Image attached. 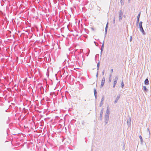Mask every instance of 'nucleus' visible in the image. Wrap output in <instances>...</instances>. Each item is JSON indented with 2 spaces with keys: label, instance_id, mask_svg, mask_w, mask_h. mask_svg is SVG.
I'll return each mask as SVG.
<instances>
[{
  "label": "nucleus",
  "instance_id": "obj_30",
  "mask_svg": "<svg viewBox=\"0 0 151 151\" xmlns=\"http://www.w3.org/2000/svg\"><path fill=\"white\" fill-rule=\"evenodd\" d=\"M97 70H99V67H97Z\"/></svg>",
  "mask_w": 151,
  "mask_h": 151
},
{
  "label": "nucleus",
  "instance_id": "obj_28",
  "mask_svg": "<svg viewBox=\"0 0 151 151\" xmlns=\"http://www.w3.org/2000/svg\"><path fill=\"white\" fill-rule=\"evenodd\" d=\"M115 86L116 85H115V84H113V87L114 88Z\"/></svg>",
  "mask_w": 151,
  "mask_h": 151
},
{
  "label": "nucleus",
  "instance_id": "obj_11",
  "mask_svg": "<svg viewBox=\"0 0 151 151\" xmlns=\"http://www.w3.org/2000/svg\"><path fill=\"white\" fill-rule=\"evenodd\" d=\"M94 94L95 98L96 99L97 97V91H96V89L95 88L94 89Z\"/></svg>",
  "mask_w": 151,
  "mask_h": 151
},
{
  "label": "nucleus",
  "instance_id": "obj_36",
  "mask_svg": "<svg viewBox=\"0 0 151 151\" xmlns=\"http://www.w3.org/2000/svg\"><path fill=\"white\" fill-rule=\"evenodd\" d=\"M130 0H129V1Z\"/></svg>",
  "mask_w": 151,
  "mask_h": 151
},
{
  "label": "nucleus",
  "instance_id": "obj_2",
  "mask_svg": "<svg viewBox=\"0 0 151 151\" xmlns=\"http://www.w3.org/2000/svg\"><path fill=\"white\" fill-rule=\"evenodd\" d=\"M109 114H106L105 116L104 120L105 124H106L108 123L109 119Z\"/></svg>",
  "mask_w": 151,
  "mask_h": 151
},
{
  "label": "nucleus",
  "instance_id": "obj_14",
  "mask_svg": "<svg viewBox=\"0 0 151 151\" xmlns=\"http://www.w3.org/2000/svg\"><path fill=\"white\" fill-rule=\"evenodd\" d=\"M104 41L103 42V43L102 44V45L101 46V51H103L104 49Z\"/></svg>",
  "mask_w": 151,
  "mask_h": 151
},
{
  "label": "nucleus",
  "instance_id": "obj_29",
  "mask_svg": "<svg viewBox=\"0 0 151 151\" xmlns=\"http://www.w3.org/2000/svg\"><path fill=\"white\" fill-rule=\"evenodd\" d=\"M103 51H101V55H102V52Z\"/></svg>",
  "mask_w": 151,
  "mask_h": 151
},
{
  "label": "nucleus",
  "instance_id": "obj_18",
  "mask_svg": "<svg viewBox=\"0 0 151 151\" xmlns=\"http://www.w3.org/2000/svg\"><path fill=\"white\" fill-rule=\"evenodd\" d=\"M109 113V107H108L106 113Z\"/></svg>",
  "mask_w": 151,
  "mask_h": 151
},
{
  "label": "nucleus",
  "instance_id": "obj_23",
  "mask_svg": "<svg viewBox=\"0 0 151 151\" xmlns=\"http://www.w3.org/2000/svg\"><path fill=\"white\" fill-rule=\"evenodd\" d=\"M104 71H105L104 70L102 72V75H104Z\"/></svg>",
  "mask_w": 151,
  "mask_h": 151
},
{
  "label": "nucleus",
  "instance_id": "obj_21",
  "mask_svg": "<svg viewBox=\"0 0 151 151\" xmlns=\"http://www.w3.org/2000/svg\"><path fill=\"white\" fill-rule=\"evenodd\" d=\"M147 132H149V135H150V131L149 130V129L148 128H147Z\"/></svg>",
  "mask_w": 151,
  "mask_h": 151
},
{
  "label": "nucleus",
  "instance_id": "obj_31",
  "mask_svg": "<svg viewBox=\"0 0 151 151\" xmlns=\"http://www.w3.org/2000/svg\"><path fill=\"white\" fill-rule=\"evenodd\" d=\"M98 72H97V74H96V77H98Z\"/></svg>",
  "mask_w": 151,
  "mask_h": 151
},
{
  "label": "nucleus",
  "instance_id": "obj_1",
  "mask_svg": "<svg viewBox=\"0 0 151 151\" xmlns=\"http://www.w3.org/2000/svg\"><path fill=\"white\" fill-rule=\"evenodd\" d=\"M142 21H141L139 23V27L140 30L142 33L143 35H145L146 34V33L143 29L142 26Z\"/></svg>",
  "mask_w": 151,
  "mask_h": 151
},
{
  "label": "nucleus",
  "instance_id": "obj_19",
  "mask_svg": "<svg viewBox=\"0 0 151 151\" xmlns=\"http://www.w3.org/2000/svg\"><path fill=\"white\" fill-rule=\"evenodd\" d=\"M121 86L122 88H123L124 86V84L123 81L121 83Z\"/></svg>",
  "mask_w": 151,
  "mask_h": 151
},
{
  "label": "nucleus",
  "instance_id": "obj_6",
  "mask_svg": "<svg viewBox=\"0 0 151 151\" xmlns=\"http://www.w3.org/2000/svg\"><path fill=\"white\" fill-rule=\"evenodd\" d=\"M140 14H141V13L139 12V14H138V15L137 16V22H136V24H137H137H138V23H139V18L140 17Z\"/></svg>",
  "mask_w": 151,
  "mask_h": 151
},
{
  "label": "nucleus",
  "instance_id": "obj_35",
  "mask_svg": "<svg viewBox=\"0 0 151 151\" xmlns=\"http://www.w3.org/2000/svg\"><path fill=\"white\" fill-rule=\"evenodd\" d=\"M86 101V99H85V100H84V101Z\"/></svg>",
  "mask_w": 151,
  "mask_h": 151
},
{
  "label": "nucleus",
  "instance_id": "obj_17",
  "mask_svg": "<svg viewBox=\"0 0 151 151\" xmlns=\"http://www.w3.org/2000/svg\"><path fill=\"white\" fill-rule=\"evenodd\" d=\"M99 119L100 120H101L102 119V114H100L99 116Z\"/></svg>",
  "mask_w": 151,
  "mask_h": 151
},
{
  "label": "nucleus",
  "instance_id": "obj_15",
  "mask_svg": "<svg viewBox=\"0 0 151 151\" xmlns=\"http://www.w3.org/2000/svg\"><path fill=\"white\" fill-rule=\"evenodd\" d=\"M111 74L109 75V82H111Z\"/></svg>",
  "mask_w": 151,
  "mask_h": 151
},
{
  "label": "nucleus",
  "instance_id": "obj_12",
  "mask_svg": "<svg viewBox=\"0 0 151 151\" xmlns=\"http://www.w3.org/2000/svg\"><path fill=\"white\" fill-rule=\"evenodd\" d=\"M145 84L146 85H148L149 84V80L148 78H146L145 81Z\"/></svg>",
  "mask_w": 151,
  "mask_h": 151
},
{
  "label": "nucleus",
  "instance_id": "obj_10",
  "mask_svg": "<svg viewBox=\"0 0 151 151\" xmlns=\"http://www.w3.org/2000/svg\"><path fill=\"white\" fill-rule=\"evenodd\" d=\"M119 98H120V95H119L118 96H117V97L116 98V99H115V100L114 101V103L115 104H116V103H117L118 100L119 99Z\"/></svg>",
  "mask_w": 151,
  "mask_h": 151
},
{
  "label": "nucleus",
  "instance_id": "obj_34",
  "mask_svg": "<svg viewBox=\"0 0 151 151\" xmlns=\"http://www.w3.org/2000/svg\"><path fill=\"white\" fill-rule=\"evenodd\" d=\"M67 115H68V114H66L65 115V116H66Z\"/></svg>",
  "mask_w": 151,
  "mask_h": 151
},
{
  "label": "nucleus",
  "instance_id": "obj_20",
  "mask_svg": "<svg viewBox=\"0 0 151 151\" xmlns=\"http://www.w3.org/2000/svg\"><path fill=\"white\" fill-rule=\"evenodd\" d=\"M99 66H100V63H99V62L98 63H97V67L99 68Z\"/></svg>",
  "mask_w": 151,
  "mask_h": 151
},
{
  "label": "nucleus",
  "instance_id": "obj_13",
  "mask_svg": "<svg viewBox=\"0 0 151 151\" xmlns=\"http://www.w3.org/2000/svg\"><path fill=\"white\" fill-rule=\"evenodd\" d=\"M144 91L145 92H147L148 91V90L147 89L145 86H143Z\"/></svg>",
  "mask_w": 151,
  "mask_h": 151
},
{
  "label": "nucleus",
  "instance_id": "obj_3",
  "mask_svg": "<svg viewBox=\"0 0 151 151\" xmlns=\"http://www.w3.org/2000/svg\"><path fill=\"white\" fill-rule=\"evenodd\" d=\"M119 20L120 21L122 19V10H120L119 12Z\"/></svg>",
  "mask_w": 151,
  "mask_h": 151
},
{
  "label": "nucleus",
  "instance_id": "obj_25",
  "mask_svg": "<svg viewBox=\"0 0 151 151\" xmlns=\"http://www.w3.org/2000/svg\"><path fill=\"white\" fill-rule=\"evenodd\" d=\"M113 72V69H111V73H112Z\"/></svg>",
  "mask_w": 151,
  "mask_h": 151
},
{
  "label": "nucleus",
  "instance_id": "obj_5",
  "mask_svg": "<svg viewBox=\"0 0 151 151\" xmlns=\"http://www.w3.org/2000/svg\"><path fill=\"white\" fill-rule=\"evenodd\" d=\"M105 78L103 77L102 79L101 82V88L104 85L105 83Z\"/></svg>",
  "mask_w": 151,
  "mask_h": 151
},
{
  "label": "nucleus",
  "instance_id": "obj_24",
  "mask_svg": "<svg viewBox=\"0 0 151 151\" xmlns=\"http://www.w3.org/2000/svg\"><path fill=\"white\" fill-rule=\"evenodd\" d=\"M132 40V37L131 36H130V41L131 42V41Z\"/></svg>",
  "mask_w": 151,
  "mask_h": 151
},
{
  "label": "nucleus",
  "instance_id": "obj_8",
  "mask_svg": "<svg viewBox=\"0 0 151 151\" xmlns=\"http://www.w3.org/2000/svg\"><path fill=\"white\" fill-rule=\"evenodd\" d=\"M118 76H116L115 77V78L114 79V84H115V85H116L118 79Z\"/></svg>",
  "mask_w": 151,
  "mask_h": 151
},
{
  "label": "nucleus",
  "instance_id": "obj_32",
  "mask_svg": "<svg viewBox=\"0 0 151 151\" xmlns=\"http://www.w3.org/2000/svg\"><path fill=\"white\" fill-rule=\"evenodd\" d=\"M122 0H121V4H122Z\"/></svg>",
  "mask_w": 151,
  "mask_h": 151
},
{
  "label": "nucleus",
  "instance_id": "obj_7",
  "mask_svg": "<svg viewBox=\"0 0 151 151\" xmlns=\"http://www.w3.org/2000/svg\"><path fill=\"white\" fill-rule=\"evenodd\" d=\"M104 100V97L103 96L101 99V101L100 104V106H101L103 104V101Z\"/></svg>",
  "mask_w": 151,
  "mask_h": 151
},
{
  "label": "nucleus",
  "instance_id": "obj_26",
  "mask_svg": "<svg viewBox=\"0 0 151 151\" xmlns=\"http://www.w3.org/2000/svg\"><path fill=\"white\" fill-rule=\"evenodd\" d=\"M42 89H43V88L42 86L40 87V90H41Z\"/></svg>",
  "mask_w": 151,
  "mask_h": 151
},
{
  "label": "nucleus",
  "instance_id": "obj_4",
  "mask_svg": "<svg viewBox=\"0 0 151 151\" xmlns=\"http://www.w3.org/2000/svg\"><path fill=\"white\" fill-rule=\"evenodd\" d=\"M128 116L129 117V119H127H127H128L127 122V124L128 126H129L131 125L130 122L131 121V118L129 116V115H128Z\"/></svg>",
  "mask_w": 151,
  "mask_h": 151
},
{
  "label": "nucleus",
  "instance_id": "obj_9",
  "mask_svg": "<svg viewBox=\"0 0 151 151\" xmlns=\"http://www.w3.org/2000/svg\"><path fill=\"white\" fill-rule=\"evenodd\" d=\"M108 25V23L107 22V24H106V26L105 27V35H106L107 34Z\"/></svg>",
  "mask_w": 151,
  "mask_h": 151
},
{
  "label": "nucleus",
  "instance_id": "obj_16",
  "mask_svg": "<svg viewBox=\"0 0 151 151\" xmlns=\"http://www.w3.org/2000/svg\"><path fill=\"white\" fill-rule=\"evenodd\" d=\"M139 137L140 140V142H141V143H142L143 142V139L141 135H139Z\"/></svg>",
  "mask_w": 151,
  "mask_h": 151
},
{
  "label": "nucleus",
  "instance_id": "obj_27",
  "mask_svg": "<svg viewBox=\"0 0 151 151\" xmlns=\"http://www.w3.org/2000/svg\"><path fill=\"white\" fill-rule=\"evenodd\" d=\"M58 118H59V117H58V116H56L55 117V118L56 119H58Z\"/></svg>",
  "mask_w": 151,
  "mask_h": 151
},
{
  "label": "nucleus",
  "instance_id": "obj_33",
  "mask_svg": "<svg viewBox=\"0 0 151 151\" xmlns=\"http://www.w3.org/2000/svg\"><path fill=\"white\" fill-rule=\"evenodd\" d=\"M94 43H95V45H96V42H94Z\"/></svg>",
  "mask_w": 151,
  "mask_h": 151
},
{
  "label": "nucleus",
  "instance_id": "obj_22",
  "mask_svg": "<svg viewBox=\"0 0 151 151\" xmlns=\"http://www.w3.org/2000/svg\"><path fill=\"white\" fill-rule=\"evenodd\" d=\"M115 18L114 17V19H113V23L114 24L115 23Z\"/></svg>",
  "mask_w": 151,
  "mask_h": 151
}]
</instances>
